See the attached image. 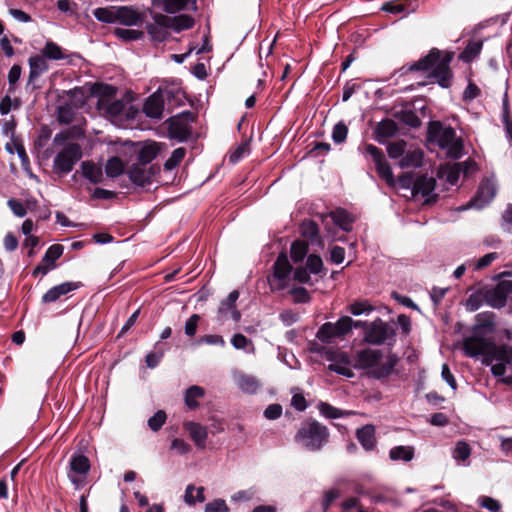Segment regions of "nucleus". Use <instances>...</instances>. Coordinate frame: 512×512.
Instances as JSON below:
<instances>
[{"instance_id": "nucleus-33", "label": "nucleus", "mask_w": 512, "mask_h": 512, "mask_svg": "<svg viewBox=\"0 0 512 512\" xmlns=\"http://www.w3.org/2000/svg\"><path fill=\"white\" fill-rule=\"evenodd\" d=\"M318 409L321 415L329 419H337L355 414L353 411L340 410L325 402H320L318 405Z\"/></svg>"}, {"instance_id": "nucleus-38", "label": "nucleus", "mask_w": 512, "mask_h": 512, "mask_svg": "<svg viewBox=\"0 0 512 512\" xmlns=\"http://www.w3.org/2000/svg\"><path fill=\"white\" fill-rule=\"evenodd\" d=\"M231 344L235 349L245 350V352L249 354L255 353V346L253 342L241 333L233 335Z\"/></svg>"}, {"instance_id": "nucleus-61", "label": "nucleus", "mask_w": 512, "mask_h": 512, "mask_svg": "<svg viewBox=\"0 0 512 512\" xmlns=\"http://www.w3.org/2000/svg\"><path fill=\"white\" fill-rule=\"evenodd\" d=\"M480 95V89L476 84L469 82L463 92V99L465 101H471Z\"/></svg>"}, {"instance_id": "nucleus-10", "label": "nucleus", "mask_w": 512, "mask_h": 512, "mask_svg": "<svg viewBox=\"0 0 512 512\" xmlns=\"http://www.w3.org/2000/svg\"><path fill=\"white\" fill-rule=\"evenodd\" d=\"M500 347L485 338L477 336L467 338L463 343L464 352L467 356H483V362L487 365H489L490 359L494 357Z\"/></svg>"}, {"instance_id": "nucleus-48", "label": "nucleus", "mask_w": 512, "mask_h": 512, "mask_svg": "<svg viewBox=\"0 0 512 512\" xmlns=\"http://www.w3.org/2000/svg\"><path fill=\"white\" fill-rule=\"evenodd\" d=\"M347 134H348L347 125L344 122L340 121L337 124H335V126L333 127L331 137H332V140L334 141V143L341 144V143L345 142V140L347 138Z\"/></svg>"}, {"instance_id": "nucleus-7", "label": "nucleus", "mask_w": 512, "mask_h": 512, "mask_svg": "<svg viewBox=\"0 0 512 512\" xmlns=\"http://www.w3.org/2000/svg\"><path fill=\"white\" fill-rule=\"evenodd\" d=\"M82 150L77 143H68L55 156L53 161L54 172L61 175L70 173L75 164L81 159Z\"/></svg>"}, {"instance_id": "nucleus-16", "label": "nucleus", "mask_w": 512, "mask_h": 512, "mask_svg": "<svg viewBox=\"0 0 512 512\" xmlns=\"http://www.w3.org/2000/svg\"><path fill=\"white\" fill-rule=\"evenodd\" d=\"M157 168L150 165L146 166L143 164L135 163L127 171L128 178L135 185L145 187L150 185L156 174Z\"/></svg>"}, {"instance_id": "nucleus-27", "label": "nucleus", "mask_w": 512, "mask_h": 512, "mask_svg": "<svg viewBox=\"0 0 512 512\" xmlns=\"http://www.w3.org/2000/svg\"><path fill=\"white\" fill-rule=\"evenodd\" d=\"M333 222L339 226L343 231L349 232L352 229L354 221L352 215L345 209L338 208L330 213Z\"/></svg>"}, {"instance_id": "nucleus-54", "label": "nucleus", "mask_w": 512, "mask_h": 512, "mask_svg": "<svg viewBox=\"0 0 512 512\" xmlns=\"http://www.w3.org/2000/svg\"><path fill=\"white\" fill-rule=\"evenodd\" d=\"M200 316L198 314L191 315L185 323V334L189 337H193L197 332L198 323Z\"/></svg>"}, {"instance_id": "nucleus-13", "label": "nucleus", "mask_w": 512, "mask_h": 512, "mask_svg": "<svg viewBox=\"0 0 512 512\" xmlns=\"http://www.w3.org/2000/svg\"><path fill=\"white\" fill-rule=\"evenodd\" d=\"M512 295V280H502L484 293L485 302L493 308L505 306L508 297Z\"/></svg>"}, {"instance_id": "nucleus-32", "label": "nucleus", "mask_w": 512, "mask_h": 512, "mask_svg": "<svg viewBox=\"0 0 512 512\" xmlns=\"http://www.w3.org/2000/svg\"><path fill=\"white\" fill-rule=\"evenodd\" d=\"M115 19L124 25L133 26L140 21V15L131 8L121 7L116 11Z\"/></svg>"}, {"instance_id": "nucleus-30", "label": "nucleus", "mask_w": 512, "mask_h": 512, "mask_svg": "<svg viewBox=\"0 0 512 512\" xmlns=\"http://www.w3.org/2000/svg\"><path fill=\"white\" fill-rule=\"evenodd\" d=\"M157 92H161V98L170 107L181 101L182 91L179 87L160 86Z\"/></svg>"}, {"instance_id": "nucleus-51", "label": "nucleus", "mask_w": 512, "mask_h": 512, "mask_svg": "<svg viewBox=\"0 0 512 512\" xmlns=\"http://www.w3.org/2000/svg\"><path fill=\"white\" fill-rule=\"evenodd\" d=\"M306 267L310 273L318 274L323 268V262L320 256L311 254L306 261Z\"/></svg>"}, {"instance_id": "nucleus-41", "label": "nucleus", "mask_w": 512, "mask_h": 512, "mask_svg": "<svg viewBox=\"0 0 512 512\" xmlns=\"http://www.w3.org/2000/svg\"><path fill=\"white\" fill-rule=\"evenodd\" d=\"M481 50V41H470L465 49L461 52L460 59L464 62H470L480 54Z\"/></svg>"}, {"instance_id": "nucleus-53", "label": "nucleus", "mask_w": 512, "mask_h": 512, "mask_svg": "<svg viewBox=\"0 0 512 512\" xmlns=\"http://www.w3.org/2000/svg\"><path fill=\"white\" fill-rule=\"evenodd\" d=\"M205 512H229V508L223 499H215L206 504Z\"/></svg>"}, {"instance_id": "nucleus-59", "label": "nucleus", "mask_w": 512, "mask_h": 512, "mask_svg": "<svg viewBox=\"0 0 512 512\" xmlns=\"http://www.w3.org/2000/svg\"><path fill=\"white\" fill-rule=\"evenodd\" d=\"M7 204L11 211L14 213V215H16L17 217H24L26 215L27 210L25 206L22 204V202L15 199H9Z\"/></svg>"}, {"instance_id": "nucleus-29", "label": "nucleus", "mask_w": 512, "mask_h": 512, "mask_svg": "<svg viewBox=\"0 0 512 512\" xmlns=\"http://www.w3.org/2000/svg\"><path fill=\"white\" fill-rule=\"evenodd\" d=\"M160 152L159 144L151 142L145 144L138 153L139 164L150 166L149 164L157 157Z\"/></svg>"}, {"instance_id": "nucleus-37", "label": "nucleus", "mask_w": 512, "mask_h": 512, "mask_svg": "<svg viewBox=\"0 0 512 512\" xmlns=\"http://www.w3.org/2000/svg\"><path fill=\"white\" fill-rule=\"evenodd\" d=\"M414 456V449L410 446H396L389 452V457L393 461L402 460L405 462L410 461Z\"/></svg>"}, {"instance_id": "nucleus-35", "label": "nucleus", "mask_w": 512, "mask_h": 512, "mask_svg": "<svg viewBox=\"0 0 512 512\" xmlns=\"http://www.w3.org/2000/svg\"><path fill=\"white\" fill-rule=\"evenodd\" d=\"M376 140L383 143L384 139L393 136L396 133V125L392 120L380 122L375 130Z\"/></svg>"}, {"instance_id": "nucleus-64", "label": "nucleus", "mask_w": 512, "mask_h": 512, "mask_svg": "<svg viewBox=\"0 0 512 512\" xmlns=\"http://www.w3.org/2000/svg\"><path fill=\"white\" fill-rule=\"evenodd\" d=\"M22 68L20 65H13L8 73V82L10 87L12 88L20 79L21 77Z\"/></svg>"}, {"instance_id": "nucleus-62", "label": "nucleus", "mask_w": 512, "mask_h": 512, "mask_svg": "<svg viewBox=\"0 0 512 512\" xmlns=\"http://www.w3.org/2000/svg\"><path fill=\"white\" fill-rule=\"evenodd\" d=\"M281 414L282 407L279 404H271L264 411V416L269 420L278 419L281 416Z\"/></svg>"}, {"instance_id": "nucleus-40", "label": "nucleus", "mask_w": 512, "mask_h": 512, "mask_svg": "<svg viewBox=\"0 0 512 512\" xmlns=\"http://www.w3.org/2000/svg\"><path fill=\"white\" fill-rule=\"evenodd\" d=\"M170 26L176 31L188 30L194 26V19L189 15H179L171 19Z\"/></svg>"}, {"instance_id": "nucleus-34", "label": "nucleus", "mask_w": 512, "mask_h": 512, "mask_svg": "<svg viewBox=\"0 0 512 512\" xmlns=\"http://www.w3.org/2000/svg\"><path fill=\"white\" fill-rule=\"evenodd\" d=\"M205 391L202 387L193 385L190 386L185 392V404L189 409H195L199 406L198 399L202 398Z\"/></svg>"}, {"instance_id": "nucleus-5", "label": "nucleus", "mask_w": 512, "mask_h": 512, "mask_svg": "<svg viewBox=\"0 0 512 512\" xmlns=\"http://www.w3.org/2000/svg\"><path fill=\"white\" fill-rule=\"evenodd\" d=\"M396 331L392 324L377 318L365 324L364 341L372 345H391L395 341Z\"/></svg>"}, {"instance_id": "nucleus-23", "label": "nucleus", "mask_w": 512, "mask_h": 512, "mask_svg": "<svg viewBox=\"0 0 512 512\" xmlns=\"http://www.w3.org/2000/svg\"><path fill=\"white\" fill-rule=\"evenodd\" d=\"M77 285L72 282H64L50 288L42 297L43 303H53L60 299L62 296L75 290Z\"/></svg>"}, {"instance_id": "nucleus-50", "label": "nucleus", "mask_w": 512, "mask_h": 512, "mask_svg": "<svg viewBox=\"0 0 512 512\" xmlns=\"http://www.w3.org/2000/svg\"><path fill=\"white\" fill-rule=\"evenodd\" d=\"M166 421V413L163 410H158L152 417L148 419L149 428L156 432L164 425Z\"/></svg>"}, {"instance_id": "nucleus-24", "label": "nucleus", "mask_w": 512, "mask_h": 512, "mask_svg": "<svg viewBox=\"0 0 512 512\" xmlns=\"http://www.w3.org/2000/svg\"><path fill=\"white\" fill-rule=\"evenodd\" d=\"M184 428L189 432L190 437L195 442L197 447L204 449L208 436L207 428L196 422H186Z\"/></svg>"}, {"instance_id": "nucleus-56", "label": "nucleus", "mask_w": 512, "mask_h": 512, "mask_svg": "<svg viewBox=\"0 0 512 512\" xmlns=\"http://www.w3.org/2000/svg\"><path fill=\"white\" fill-rule=\"evenodd\" d=\"M198 343H204L208 345H218L221 347L225 346V340L221 335L208 334L199 338Z\"/></svg>"}, {"instance_id": "nucleus-8", "label": "nucleus", "mask_w": 512, "mask_h": 512, "mask_svg": "<svg viewBox=\"0 0 512 512\" xmlns=\"http://www.w3.org/2000/svg\"><path fill=\"white\" fill-rule=\"evenodd\" d=\"M491 372L503 383L512 384V350L501 346L492 359H490Z\"/></svg>"}, {"instance_id": "nucleus-9", "label": "nucleus", "mask_w": 512, "mask_h": 512, "mask_svg": "<svg viewBox=\"0 0 512 512\" xmlns=\"http://www.w3.org/2000/svg\"><path fill=\"white\" fill-rule=\"evenodd\" d=\"M353 319L341 317L337 322H326L317 331L316 337L323 343L330 344L335 339L342 338L352 330Z\"/></svg>"}, {"instance_id": "nucleus-4", "label": "nucleus", "mask_w": 512, "mask_h": 512, "mask_svg": "<svg viewBox=\"0 0 512 512\" xmlns=\"http://www.w3.org/2000/svg\"><path fill=\"white\" fill-rule=\"evenodd\" d=\"M328 437L327 427L312 420L302 424L295 435V441L307 450L317 451L327 442Z\"/></svg>"}, {"instance_id": "nucleus-26", "label": "nucleus", "mask_w": 512, "mask_h": 512, "mask_svg": "<svg viewBox=\"0 0 512 512\" xmlns=\"http://www.w3.org/2000/svg\"><path fill=\"white\" fill-rule=\"evenodd\" d=\"M424 157V153L419 148L409 149L405 151L404 155L399 161V166L401 168H416L420 167L422 164V160Z\"/></svg>"}, {"instance_id": "nucleus-46", "label": "nucleus", "mask_w": 512, "mask_h": 512, "mask_svg": "<svg viewBox=\"0 0 512 512\" xmlns=\"http://www.w3.org/2000/svg\"><path fill=\"white\" fill-rule=\"evenodd\" d=\"M186 150L185 148H176L171 156L164 163V167L166 170H173L185 157Z\"/></svg>"}, {"instance_id": "nucleus-12", "label": "nucleus", "mask_w": 512, "mask_h": 512, "mask_svg": "<svg viewBox=\"0 0 512 512\" xmlns=\"http://www.w3.org/2000/svg\"><path fill=\"white\" fill-rule=\"evenodd\" d=\"M363 154L372 158L379 177L389 186H394V175L383 151L373 144H366L363 149Z\"/></svg>"}, {"instance_id": "nucleus-49", "label": "nucleus", "mask_w": 512, "mask_h": 512, "mask_svg": "<svg viewBox=\"0 0 512 512\" xmlns=\"http://www.w3.org/2000/svg\"><path fill=\"white\" fill-rule=\"evenodd\" d=\"M189 0H163V10L167 13L174 14L185 9Z\"/></svg>"}, {"instance_id": "nucleus-60", "label": "nucleus", "mask_w": 512, "mask_h": 512, "mask_svg": "<svg viewBox=\"0 0 512 512\" xmlns=\"http://www.w3.org/2000/svg\"><path fill=\"white\" fill-rule=\"evenodd\" d=\"M399 184L402 188L411 189L414 193L416 179L411 173H404L399 177Z\"/></svg>"}, {"instance_id": "nucleus-15", "label": "nucleus", "mask_w": 512, "mask_h": 512, "mask_svg": "<svg viewBox=\"0 0 512 512\" xmlns=\"http://www.w3.org/2000/svg\"><path fill=\"white\" fill-rule=\"evenodd\" d=\"M90 470V461L83 454H75L70 460L69 480L78 488Z\"/></svg>"}, {"instance_id": "nucleus-31", "label": "nucleus", "mask_w": 512, "mask_h": 512, "mask_svg": "<svg viewBox=\"0 0 512 512\" xmlns=\"http://www.w3.org/2000/svg\"><path fill=\"white\" fill-rule=\"evenodd\" d=\"M236 383L241 391L248 394L255 393L260 386V383L256 377L247 374L238 375L236 378Z\"/></svg>"}, {"instance_id": "nucleus-52", "label": "nucleus", "mask_w": 512, "mask_h": 512, "mask_svg": "<svg viewBox=\"0 0 512 512\" xmlns=\"http://www.w3.org/2000/svg\"><path fill=\"white\" fill-rule=\"evenodd\" d=\"M508 108H509L508 99H507V96H505L503 99L502 119H503V123L505 125L507 138L509 139L510 143L512 144V122H510V120H509Z\"/></svg>"}, {"instance_id": "nucleus-19", "label": "nucleus", "mask_w": 512, "mask_h": 512, "mask_svg": "<svg viewBox=\"0 0 512 512\" xmlns=\"http://www.w3.org/2000/svg\"><path fill=\"white\" fill-rule=\"evenodd\" d=\"M165 102L161 98V92H154L144 103L143 111L149 118L160 119L163 114Z\"/></svg>"}, {"instance_id": "nucleus-43", "label": "nucleus", "mask_w": 512, "mask_h": 512, "mask_svg": "<svg viewBox=\"0 0 512 512\" xmlns=\"http://www.w3.org/2000/svg\"><path fill=\"white\" fill-rule=\"evenodd\" d=\"M308 253V245L304 241H294L291 245L290 254L294 262H301Z\"/></svg>"}, {"instance_id": "nucleus-58", "label": "nucleus", "mask_w": 512, "mask_h": 512, "mask_svg": "<svg viewBox=\"0 0 512 512\" xmlns=\"http://www.w3.org/2000/svg\"><path fill=\"white\" fill-rule=\"evenodd\" d=\"M479 503L483 508L491 512H498L501 508V505L497 500L487 496L481 497L479 499Z\"/></svg>"}, {"instance_id": "nucleus-63", "label": "nucleus", "mask_w": 512, "mask_h": 512, "mask_svg": "<svg viewBox=\"0 0 512 512\" xmlns=\"http://www.w3.org/2000/svg\"><path fill=\"white\" fill-rule=\"evenodd\" d=\"M94 16L97 20L107 23L112 22L115 19L113 13L106 8H97L94 11Z\"/></svg>"}, {"instance_id": "nucleus-28", "label": "nucleus", "mask_w": 512, "mask_h": 512, "mask_svg": "<svg viewBox=\"0 0 512 512\" xmlns=\"http://www.w3.org/2000/svg\"><path fill=\"white\" fill-rule=\"evenodd\" d=\"M436 187V180L434 177L419 176L416 178L414 195H422L423 197H429Z\"/></svg>"}, {"instance_id": "nucleus-44", "label": "nucleus", "mask_w": 512, "mask_h": 512, "mask_svg": "<svg viewBox=\"0 0 512 512\" xmlns=\"http://www.w3.org/2000/svg\"><path fill=\"white\" fill-rule=\"evenodd\" d=\"M471 455V448L465 441H458L453 449L452 456L458 462L466 461Z\"/></svg>"}, {"instance_id": "nucleus-57", "label": "nucleus", "mask_w": 512, "mask_h": 512, "mask_svg": "<svg viewBox=\"0 0 512 512\" xmlns=\"http://www.w3.org/2000/svg\"><path fill=\"white\" fill-rule=\"evenodd\" d=\"M156 351H152L146 355V365L149 368H155L161 361L164 351L156 348Z\"/></svg>"}, {"instance_id": "nucleus-39", "label": "nucleus", "mask_w": 512, "mask_h": 512, "mask_svg": "<svg viewBox=\"0 0 512 512\" xmlns=\"http://www.w3.org/2000/svg\"><path fill=\"white\" fill-rule=\"evenodd\" d=\"M41 55L46 59L61 60L65 58L62 48L53 41H47L41 50Z\"/></svg>"}, {"instance_id": "nucleus-6", "label": "nucleus", "mask_w": 512, "mask_h": 512, "mask_svg": "<svg viewBox=\"0 0 512 512\" xmlns=\"http://www.w3.org/2000/svg\"><path fill=\"white\" fill-rule=\"evenodd\" d=\"M293 269L285 253H281L274 265L273 273L268 277V283L272 291H282L290 286Z\"/></svg>"}, {"instance_id": "nucleus-1", "label": "nucleus", "mask_w": 512, "mask_h": 512, "mask_svg": "<svg viewBox=\"0 0 512 512\" xmlns=\"http://www.w3.org/2000/svg\"><path fill=\"white\" fill-rule=\"evenodd\" d=\"M115 92L114 87L106 85L105 95L99 98L97 107L114 125L125 128L135 119L138 110L129 101L114 99Z\"/></svg>"}, {"instance_id": "nucleus-45", "label": "nucleus", "mask_w": 512, "mask_h": 512, "mask_svg": "<svg viewBox=\"0 0 512 512\" xmlns=\"http://www.w3.org/2000/svg\"><path fill=\"white\" fill-rule=\"evenodd\" d=\"M373 310L374 307L367 300L356 301L348 306V311L354 316L369 314Z\"/></svg>"}, {"instance_id": "nucleus-3", "label": "nucleus", "mask_w": 512, "mask_h": 512, "mask_svg": "<svg viewBox=\"0 0 512 512\" xmlns=\"http://www.w3.org/2000/svg\"><path fill=\"white\" fill-rule=\"evenodd\" d=\"M382 353L378 349L366 348L357 352L356 367L371 369L374 378L381 379L389 376L398 361L397 357L389 354L384 362H381Z\"/></svg>"}, {"instance_id": "nucleus-2", "label": "nucleus", "mask_w": 512, "mask_h": 512, "mask_svg": "<svg viewBox=\"0 0 512 512\" xmlns=\"http://www.w3.org/2000/svg\"><path fill=\"white\" fill-rule=\"evenodd\" d=\"M450 61L451 57H442L439 50L432 49L428 55L413 63L409 70L430 71L431 76L437 80L439 85L447 88L451 81Z\"/></svg>"}, {"instance_id": "nucleus-17", "label": "nucleus", "mask_w": 512, "mask_h": 512, "mask_svg": "<svg viewBox=\"0 0 512 512\" xmlns=\"http://www.w3.org/2000/svg\"><path fill=\"white\" fill-rule=\"evenodd\" d=\"M496 194V184L492 179H485L480 183L476 196L470 201L469 207L483 208Z\"/></svg>"}, {"instance_id": "nucleus-14", "label": "nucleus", "mask_w": 512, "mask_h": 512, "mask_svg": "<svg viewBox=\"0 0 512 512\" xmlns=\"http://www.w3.org/2000/svg\"><path fill=\"white\" fill-rule=\"evenodd\" d=\"M194 121L192 112H183L173 117L169 123V134L179 141H186L191 135L190 123Z\"/></svg>"}, {"instance_id": "nucleus-11", "label": "nucleus", "mask_w": 512, "mask_h": 512, "mask_svg": "<svg viewBox=\"0 0 512 512\" xmlns=\"http://www.w3.org/2000/svg\"><path fill=\"white\" fill-rule=\"evenodd\" d=\"M435 140L449 157L459 159L462 156L463 142L461 138L457 137L456 131L452 127L441 128L435 134Z\"/></svg>"}, {"instance_id": "nucleus-21", "label": "nucleus", "mask_w": 512, "mask_h": 512, "mask_svg": "<svg viewBox=\"0 0 512 512\" xmlns=\"http://www.w3.org/2000/svg\"><path fill=\"white\" fill-rule=\"evenodd\" d=\"M28 64L30 68L28 84L34 82L49 69L47 59L42 55L31 56L28 59Z\"/></svg>"}, {"instance_id": "nucleus-42", "label": "nucleus", "mask_w": 512, "mask_h": 512, "mask_svg": "<svg viewBox=\"0 0 512 512\" xmlns=\"http://www.w3.org/2000/svg\"><path fill=\"white\" fill-rule=\"evenodd\" d=\"M123 162L118 157H112L105 164V173L108 177L115 178L123 173Z\"/></svg>"}, {"instance_id": "nucleus-55", "label": "nucleus", "mask_w": 512, "mask_h": 512, "mask_svg": "<svg viewBox=\"0 0 512 512\" xmlns=\"http://www.w3.org/2000/svg\"><path fill=\"white\" fill-rule=\"evenodd\" d=\"M497 258H498V254L496 252L488 253V254L482 256L479 260H477L475 262L474 269L475 270L484 269V268L488 267L489 265H491V263L493 261H495Z\"/></svg>"}, {"instance_id": "nucleus-18", "label": "nucleus", "mask_w": 512, "mask_h": 512, "mask_svg": "<svg viewBox=\"0 0 512 512\" xmlns=\"http://www.w3.org/2000/svg\"><path fill=\"white\" fill-rule=\"evenodd\" d=\"M64 248L60 244L51 245L42 258L41 265H38L33 270V275L39 274L45 275L54 268L55 261L59 259L63 254Z\"/></svg>"}, {"instance_id": "nucleus-47", "label": "nucleus", "mask_w": 512, "mask_h": 512, "mask_svg": "<svg viewBox=\"0 0 512 512\" xmlns=\"http://www.w3.org/2000/svg\"><path fill=\"white\" fill-rule=\"evenodd\" d=\"M406 147H407L406 142L403 140L391 142L387 146V153H388L389 157L392 159H397L400 157L402 158V156L404 155V153L406 151Z\"/></svg>"}, {"instance_id": "nucleus-25", "label": "nucleus", "mask_w": 512, "mask_h": 512, "mask_svg": "<svg viewBox=\"0 0 512 512\" xmlns=\"http://www.w3.org/2000/svg\"><path fill=\"white\" fill-rule=\"evenodd\" d=\"M356 437L361 446L366 451H371L376 446L375 427L373 425H365L356 432Z\"/></svg>"}, {"instance_id": "nucleus-22", "label": "nucleus", "mask_w": 512, "mask_h": 512, "mask_svg": "<svg viewBox=\"0 0 512 512\" xmlns=\"http://www.w3.org/2000/svg\"><path fill=\"white\" fill-rule=\"evenodd\" d=\"M82 175L91 184H99L103 182L104 175L102 167L93 161H83L81 163Z\"/></svg>"}, {"instance_id": "nucleus-36", "label": "nucleus", "mask_w": 512, "mask_h": 512, "mask_svg": "<svg viewBox=\"0 0 512 512\" xmlns=\"http://www.w3.org/2000/svg\"><path fill=\"white\" fill-rule=\"evenodd\" d=\"M147 32L156 42H163L169 35L168 26L159 21L149 24Z\"/></svg>"}, {"instance_id": "nucleus-20", "label": "nucleus", "mask_w": 512, "mask_h": 512, "mask_svg": "<svg viewBox=\"0 0 512 512\" xmlns=\"http://www.w3.org/2000/svg\"><path fill=\"white\" fill-rule=\"evenodd\" d=\"M239 298V292L233 290L229 293L227 298L221 303L219 307V314L224 318H232L234 321H239L241 318L240 312L236 309V301Z\"/></svg>"}]
</instances>
